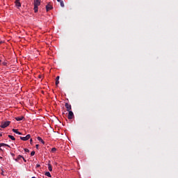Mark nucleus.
<instances>
[{
    "label": "nucleus",
    "mask_w": 178,
    "mask_h": 178,
    "mask_svg": "<svg viewBox=\"0 0 178 178\" xmlns=\"http://www.w3.org/2000/svg\"><path fill=\"white\" fill-rule=\"evenodd\" d=\"M9 124H10V121H3L1 123V129H6V127H8V126H9Z\"/></svg>",
    "instance_id": "f257e3e1"
},
{
    "label": "nucleus",
    "mask_w": 178,
    "mask_h": 178,
    "mask_svg": "<svg viewBox=\"0 0 178 178\" xmlns=\"http://www.w3.org/2000/svg\"><path fill=\"white\" fill-rule=\"evenodd\" d=\"M30 137H31V134H26L25 137H20V140H22V141H28Z\"/></svg>",
    "instance_id": "f03ea898"
},
{
    "label": "nucleus",
    "mask_w": 178,
    "mask_h": 178,
    "mask_svg": "<svg viewBox=\"0 0 178 178\" xmlns=\"http://www.w3.org/2000/svg\"><path fill=\"white\" fill-rule=\"evenodd\" d=\"M65 108H67V112H72V106L70 103H65Z\"/></svg>",
    "instance_id": "7ed1b4c3"
},
{
    "label": "nucleus",
    "mask_w": 178,
    "mask_h": 178,
    "mask_svg": "<svg viewBox=\"0 0 178 178\" xmlns=\"http://www.w3.org/2000/svg\"><path fill=\"white\" fill-rule=\"evenodd\" d=\"M15 3L16 7H17V8H20V7H21V6H22L21 2H20V0H16V1H15Z\"/></svg>",
    "instance_id": "20e7f679"
},
{
    "label": "nucleus",
    "mask_w": 178,
    "mask_h": 178,
    "mask_svg": "<svg viewBox=\"0 0 178 178\" xmlns=\"http://www.w3.org/2000/svg\"><path fill=\"white\" fill-rule=\"evenodd\" d=\"M74 117V112H69L68 118L69 120H72Z\"/></svg>",
    "instance_id": "39448f33"
},
{
    "label": "nucleus",
    "mask_w": 178,
    "mask_h": 178,
    "mask_svg": "<svg viewBox=\"0 0 178 178\" xmlns=\"http://www.w3.org/2000/svg\"><path fill=\"white\" fill-rule=\"evenodd\" d=\"M10 147L9 145H7L6 143H0V151H3L2 147Z\"/></svg>",
    "instance_id": "423d86ee"
},
{
    "label": "nucleus",
    "mask_w": 178,
    "mask_h": 178,
    "mask_svg": "<svg viewBox=\"0 0 178 178\" xmlns=\"http://www.w3.org/2000/svg\"><path fill=\"white\" fill-rule=\"evenodd\" d=\"M24 117L23 115H20L19 117H15L16 121H22L24 120Z\"/></svg>",
    "instance_id": "0eeeda50"
},
{
    "label": "nucleus",
    "mask_w": 178,
    "mask_h": 178,
    "mask_svg": "<svg viewBox=\"0 0 178 178\" xmlns=\"http://www.w3.org/2000/svg\"><path fill=\"white\" fill-rule=\"evenodd\" d=\"M34 2L35 3L36 7L38 8V6L41 4V0H36L34 1Z\"/></svg>",
    "instance_id": "6e6552de"
},
{
    "label": "nucleus",
    "mask_w": 178,
    "mask_h": 178,
    "mask_svg": "<svg viewBox=\"0 0 178 178\" xmlns=\"http://www.w3.org/2000/svg\"><path fill=\"white\" fill-rule=\"evenodd\" d=\"M52 8H53V7H52V6H51V4H47L46 6V9H47V12H49V10H51V9H52Z\"/></svg>",
    "instance_id": "1a4fd4ad"
},
{
    "label": "nucleus",
    "mask_w": 178,
    "mask_h": 178,
    "mask_svg": "<svg viewBox=\"0 0 178 178\" xmlns=\"http://www.w3.org/2000/svg\"><path fill=\"white\" fill-rule=\"evenodd\" d=\"M33 4H34V12L35 13H37V12H38V8L37 7L35 1L33 2Z\"/></svg>",
    "instance_id": "9d476101"
},
{
    "label": "nucleus",
    "mask_w": 178,
    "mask_h": 178,
    "mask_svg": "<svg viewBox=\"0 0 178 178\" xmlns=\"http://www.w3.org/2000/svg\"><path fill=\"white\" fill-rule=\"evenodd\" d=\"M13 131L15 133V134H22L21 132H19L18 131V129H16L15 128H13Z\"/></svg>",
    "instance_id": "9b49d317"
},
{
    "label": "nucleus",
    "mask_w": 178,
    "mask_h": 178,
    "mask_svg": "<svg viewBox=\"0 0 178 178\" xmlns=\"http://www.w3.org/2000/svg\"><path fill=\"white\" fill-rule=\"evenodd\" d=\"M21 159H22V156L21 154H19V156L17 157V159H15L16 162H18Z\"/></svg>",
    "instance_id": "f8f14e48"
},
{
    "label": "nucleus",
    "mask_w": 178,
    "mask_h": 178,
    "mask_svg": "<svg viewBox=\"0 0 178 178\" xmlns=\"http://www.w3.org/2000/svg\"><path fill=\"white\" fill-rule=\"evenodd\" d=\"M59 79H60L59 76H57V77L56 78V86H58V84L60 83Z\"/></svg>",
    "instance_id": "ddd939ff"
},
{
    "label": "nucleus",
    "mask_w": 178,
    "mask_h": 178,
    "mask_svg": "<svg viewBox=\"0 0 178 178\" xmlns=\"http://www.w3.org/2000/svg\"><path fill=\"white\" fill-rule=\"evenodd\" d=\"M9 138H10L13 141L15 140V138L14 137V136H12L11 134L8 135Z\"/></svg>",
    "instance_id": "4468645a"
},
{
    "label": "nucleus",
    "mask_w": 178,
    "mask_h": 178,
    "mask_svg": "<svg viewBox=\"0 0 178 178\" xmlns=\"http://www.w3.org/2000/svg\"><path fill=\"white\" fill-rule=\"evenodd\" d=\"M48 170L50 172L52 171V165L50 163L48 164Z\"/></svg>",
    "instance_id": "2eb2a0df"
},
{
    "label": "nucleus",
    "mask_w": 178,
    "mask_h": 178,
    "mask_svg": "<svg viewBox=\"0 0 178 178\" xmlns=\"http://www.w3.org/2000/svg\"><path fill=\"white\" fill-rule=\"evenodd\" d=\"M45 175L47 176L48 177H51L50 172H45Z\"/></svg>",
    "instance_id": "dca6fc26"
},
{
    "label": "nucleus",
    "mask_w": 178,
    "mask_h": 178,
    "mask_svg": "<svg viewBox=\"0 0 178 178\" xmlns=\"http://www.w3.org/2000/svg\"><path fill=\"white\" fill-rule=\"evenodd\" d=\"M56 147H53V148H51V152L54 153L56 152Z\"/></svg>",
    "instance_id": "f3484780"
},
{
    "label": "nucleus",
    "mask_w": 178,
    "mask_h": 178,
    "mask_svg": "<svg viewBox=\"0 0 178 178\" xmlns=\"http://www.w3.org/2000/svg\"><path fill=\"white\" fill-rule=\"evenodd\" d=\"M61 7H65L64 1H60Z\"/></svg>",
    "instance_id": "a211bd4d"
},
{
    "label": "nucleus",
    "mask_w": 178,
    "mask_h": 178,
    "mask_svg": "<svg viewBox=\"0 0 178 178\" xmlns=\"http://www.w3.org/2000/svg\"><path fill=\"white\" fill-rule=\"evenodd\" d=\"M35 151H32V152L31 153V156H35Z\"/></svg>",
    "instance_id": "6ab92c4d"
},
{
    "label": "nucleus",
    "mask_w": 178,
    "mask_h": 178,
    "mask_svg": "<svg viewBox=\"0 0 178 178\" xmlns=\"http://www.w3.org/2000/svg\"><path fill=\"white\" fill-rule=\"evenodd\" d=\"M24 151H25V152H29V148H25V149H24Z\"/></svg>",
    "instance_id": "aec40b11"
},
{
    "label": "nucleus",
    "mask_w": 178,
    "mask_h": 178,
    "mask_svg": "<svg viewBox=\"0 0 178 178\" xmlns=\"http://www.w3.org/2000/svg\"><path fill=\"white\" fill-rule=\"evenodd\" d=\"M3 66H7V62H3Z\"/></svg>",
    "instance_id": "412c9836"
},
{
    "label": "nucleus",
    "mask_w": 178,
    "mask_h": 178,
    "mask_svg": "<svg viewBox=\"0 0 178 178\" xmlns=\"http://www.w3.org/2000/svg\"><path fill=\"white\" fill-rule=\"evenodd\" d=\"M38 141H42L41 137H38Z\"/></svg>",
    "instance_id": "4be33fe9"
},
{
    "label": "nucleus",
    "mask_w": 178,
    "mask_h": 178,
    "mask_svg": "<svg viewBox=\"0 0 178 178\" xmlns=\"http://www.w3.org/2000/svg\"><path fill=\"white\" fill-rule=\"evenodd\" d=\"M22 159H23V160H24V162H27L26 159H24V157H23V156H22Z\"/></svg>",
    "instance_id": "5701e85b"
},
{
    "label": "nucleus",
    "mask_w": 178,
    "mask_h": 178,
    "mask_svg": "<svg viewBox=\"0 0 178 178\" xmlns=\"http://www.w3.org/2000/svg\"><path fill=\"white\" fill-rule=\"evenodd\" d=\"M41 142H42V143H43V144L44 143V140H43L42 138H41Z\"/></svg>",
    "instance_id": "b1692460"
},
{
    "label": "nucleus",
    "mask_w": 178,
    "mask_h": 178,
    "mask_svg": "<svg viewBox=\"0 0 178 178\" xmlns=\"http://www.w3.org/2000/svg\"><path fill=\"white\" fill-rule=\"evenodd\" d=\"M32 142H33V140H32V138H31L30 143H32Z\"/></svg>",
    "instance_id": "393cba45"
},
{
    "label": "nucleus",
    "mask_w": 178,
    "mask_h": 178,
    "mask_svg": "<svg viewBox=\"0 0 178 178\" xmlns=\"http://www.w3.org/2000/svg\"><path fill=\"white\" fill-rule=\"evenodd\" d=\"M40 165H39V164L36 165V167H40Z\"/></svg>",
    "instance_id": "a878e982"
},
{
    "label": "nucleus",
    "mask_w": 178,
    "mask_h": 178,
    "mask_svg": "<svg viewBox=\"0 0 178 178\" xmlns=\"http://www.w3.org/2000/svg\"><path fill=\"white\" fill-rule=\"evenodd\" d=\"M38 147H39V145H36V148H38Z\"/></svg>",
    "instance_id": "bb28decb"
},
{
    "label": "nucleus",
    "mask_w": 178,
    "mask_h": 178,
    "mask_svg": "<svg viewBox=\"0 0 178 178\" xmlns=\"http://www.w3.org/2000/svg\"><path fill=\"white\" fill-rule=\"evenodd\" d=\"M61 0H57L58 2H60Z\"/></svg>",
    "instance_id": "cd10ccee"
},
{
    "label": "nucleus",
    "mask_w": 178,
    "mask_h": 178,
    "mask_svg": "<svg viewBox=\"0 0 178 178\" xmlns=\"http://www.w3.org/2000/svg\"><path fill=\"white\" fill-rule=\"evenodd\" d=\"M0 63H1V59H0Z\"/></svg>",
    "instance_id": "c85d7f7f"
},
{
    "label": "nucleus",
    "mask_w": 178,
    "mask_h": 178,
    "mask_svg": "<svg viewBox=\"0 0 178 178\" xmlns=\"http://www.w3.org/2000/svg\"><path fill=\"white\" fill-rule=\"evenodd\" d=\"M40 79H41V76H39Z\"/></svg>",
    "instance_id": "c756f323"
},
{
    "label": "nucleus",
    "mask_w": 178,
    "mask_h": 178,
    "mask_svg": "<svg viewBox=\"0 0 178 178\" xmlns=\"http://www.w3.org/2000/svg\"><path fill=\"white\" fill-rule=\"evenodd\" d=\"M1 43H2V42H0V44H1Z\"/></svg>",
    "instance_id": "7c9ffc66"
},
{
    "label": "nucleus",
    "mask_w": 178,
    "mask_h": 178,
    "mask_svg": "<svg viewBox=\"0 0 178 178\" xmlns=\"http://www.w3.org/2000/svg\"><path fill=\"white\" fill-rule=\"evenodd\" d=\"M0 136H2V134H0Z\"/></svg>",
    "instance_id": "2f4dec72"
},
{
    "label": "nucleus",
    "mask_w": 178,
    "mask_h": 178,
    "mask_svg": "<svg viewBox=\"0 0 178 178\" xmlns=\"http://www.w3.org/2000/svg\"><path fill=\"white\" fill-rule=\"evenodd\" d=\"M32 178H36V177H32Z\"/></svg>",
    "instance_id": "473e14b6"
}]
</instances>
